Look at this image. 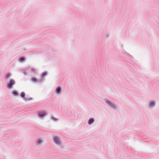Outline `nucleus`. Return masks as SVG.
I'll use <instances>...</instances> for the list:
<instances>
[{
    "label": "nucleus",
    "instance_id": "7",
    "mask_svg": "<svg viewBox=\"0 0 159 159\" xmlns=\"http://www.w3.org/2000/svg\"><path fill=\"white\" fill-rule=\"evenodd\" d=\"M11 76V74L8 73H7L5 75V78L6 79H8Z\"/></svg>",
    "mask_w": 159,
    "mask_h": 159
},
{
    "label": "nucleus",
    "instance_id": "2",
    "mask_svg": "<svg viewBox=\"0 0 159 159\" xmlns=\"http://www.w3.org/2000/svg\"><path fill=\"white\" fill-rule=\"evenodd\" d=\"M46 113L44 111H40L39 113V116L42 117L46 115Z\"/></svg>",
    "mask_w": 159,
    "mask_h": 159
},
{
    "label": "nucleus",
    "instance_id": "14",
    "mask_svg": "<svg viewBox=\"0 0 159 159\" xmlns=\"http://www.w3.org/2000/svg\"><path fill=\"white\" fill-rule=\"evenodd\" d=\"M59 138L57 136H55L54 137V139H59Z\"/></svg>",
    "mask_w": 159,
    "mask_h": 159
},
{
    "label": "nucleus",
    "instance_id": "10",
    "mask_svg": "<svg viewBox=\"0 0 159 159\" xmlns=\"http://www.w3.org/2000/svg\"><path fill=\"white\" fill-rule=\"evenodd\" d=\"M20 96L22 98H24L25 96V93H24L22 92L20 93Z\"/></svg>",
    "mask_w": 159,
    "mask_h": 159
},
{
    "label": "nucleus",
    "instance_id": "16",
    "mask_svg": "<svg viewBox=\"0 0 159 159\" xmlns=\"http://www.w3.org/2000/svg\"><path fill=\"white\" fill-rule=\"evenodd\" d=\"M31 70H32V71H33V72H34V71H35V69H32Z\"/></svg>",
    "mask_w": 159,
    "mask_h": 159
},
{
    "label": "nucleus",
    "instance_id": "1",
    "mask_svg": "<svg viewBox=\"0 0 159 159\" xmlns=\"http://www.w3.org/2000/svg\"><path fill=\"white\" fill-rule=\"evenodd\" d=\"M15 81L12 79L9 80V83L7 84V86L8 88L11 89L12 88V86L15 84Z\"/></svg>",
    "mask_w": 159,
    "mask_h": 159
},
{
    "label": "nucleus",
    "instance_id": "6",
    "mask_svg": "<svg viewBox=\"0 0 159 159\" xmlns=\"http://www.w3.org/2000/svg\"><path fill=\"white\" fill-rule=\"evenodd\" d=\"M54 142L57 144H60V140H54Z\"/></svg>",
    "mask_w": 159,
    "mask_h": 159
},
{
    "label": "nucleus",
    "instance_id": "8",
    "mask_svg": "<svg viewBox=\"0 0 159 159\" xmlns=\"http://www.w3.org/2000/svg\"><path fill=\"white\" fill-rule=\"evenodd\" d=\"M12 93L13 95L15 96L17 95L18 94L17 92L15 90L13 91L12 92Z\"/></svg>",
    "mask_w": 159,
    "mask_h": 159
},
{
    "label": "nucleus",
    "instance_id": "11",
    "mask_svg": "<svg viewBox=\"0 0 159 159\" xmlns=\"http://www.w3.org/2000/svg\"><path fill=\"white\" fill-rule=\"evenodd\" d=\"M43 142L42 140H38L37 142V143L38 145L40 144L41 143Z\"/></svg>",
    "mask_w": 159,
    "mask_h": 159
},
{
    "label": "nucleus",
    "instance_id": "3",
    "mask_svg": "<svg viewBox=\"0 0 159 159\" xmlns=\"http://www.w3.org/2000/svg\"><path fill=\"white\" fill-rule=\"evenodd\" d=\"M105 101L106 102L109 104L111 106H112V107H114V104L112 102H111L110 101H109V100H105Z\"/></svg>",
    "mask_w": 159,
    "mask_h": 159
},
{
    "label": "nucleus",
    "instance_id": "15",
    "mask_svg": "<svg viewBox=\"0 0 159 159\" xmlns=\"http://www.w3.org/2000/svg\"><path fill=\"white\" fill-rule=\"evenodd\" d=\"M47 75V73H46V72H44V73H43L42 74V76H45V75Z\"/></svg>",
    "mask_w": 159,
    "mask_h": 159
},
{
    "label": "nucleus",
    "instance_id": "5",
    "mask_svg": "<svg viewBox=\"0 0 159 159\" xmlns=\"http://www.w3.org/2000/svg\"><path fill=\"white\" fill-rule=\"evenodd\" d=\"M61 91V88L60 87H58L56 89V91L57 93H60Z\"/></svg>",
    "mask_w": 159,
    "mask_h": 159
},
{
    "label": "nucleus",
    "instance_id": "9",
    "mask_svg": "<svg viewBox=\"0 0 159 159\" xmlns=\"http://www.w3.org/2000/svg\"><path fill=\"white\" fill-rule=\"evenodd\" d=\"M154 105V102H152L150 103L149 105L150 107H152Z\"/></svg>",
    "mask_w": 159,
    "mask_h": 159
},
{
    "label": "nucleus",
    "instance_id": "4",
    "mask_svg": "<svg viewBox=\"0 0 159 159\" xmlns=\"http://www.w3.org/2000/svg\"><path fill=\"white\" fill-rule=\"evenodd\" d=\"M94 120L93 119L90 118L89 119V120L88 124L89 125H91V124H92L94 122Z\"/></svg>",
    "mask_w": 159,
    "mask_h": 159
},
{
    "label": "nucleus",
    "instance_id": "13",
    "mask_svg": "<svg viewBox=\"0 0 159 159\" xmlns=\"http://www.w3.org/2000/svg\"><path fill=\"white\" fill-rule=\"evenodd\" d=\"M24 60V58L23 57H21L20 58H19V60L20 61H23Z\"/></svg>",
    "mask_w": 159,
    "mask_h": 159
},
{
    "label": "nucleus",
    "instance_id": "12",
    "mask_svg": "<svg viewBox=\"0 0 159 159\" xmlns=\"http://www.w3.org/2000/svg\"><path fill=\"white\" fill-rule=\"evenodd\" d=\"M32 80L34 82H36L37 81V79L34 77H32Z\"/></svg>",
    "mask_w": 159,
    "mask_h": 159
}]
</instances>
